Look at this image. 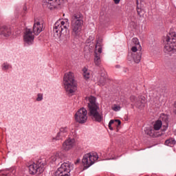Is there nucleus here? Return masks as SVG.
I'll return each instance as SVG.
<instances>
[{"mask_svg": "<svg viewBox=\"0 0 176 176\" xmlns=\"http://www.w3.org/2000/svg\"><path fill=\"white\" fill-rule=\"evenodd\" d=\"M96 100L94 96L87 98L89 115L93 120L100 123L102 121V113L100 109V105L97 103Z\"/></svg>", "mask_w": 176, "mask_h": 176, "instance_id": "obj_1", "label": "nucleus"}, {"mask_svg": "<svg viewBox=\"0 0 176 176\" xmlns=\"http://www.w3.org/2000/svg\"><path fill=\"white\" fill-rule=\"evenodd\" d=\"M69 25V21L68 19L57 21L54 25V36L56 39H63V36H65L67 34V30Z\"/></svg>", "mask_w": 176, "mask_h": 176, "instance_id": "obj_2", "label": "nucleus"}, {"mask_svg": "<svg viewBox=\"0 0 176 176\" xmlns=\"http://www.w3.org/2000/svg\"><path fill=\"white\" fill-rule=\"evenodd\" d=\"M63 84L67 94H74L76 91V81L75 76L72 72H69L64 75Z\"/></svg>", "mask_w": 176, "mask_h": 176, "instance_id": "obj_3", "label": "nucleus"}, {"mask_svg": "<svg viewBox=\"0 0 176 176\" xmlns=\"http://www.w3.org/2000/svg\"><path fill=\"white\" fill-rule=\"evenodd\" d=\"M83 25V18L80 14H74L72 17V35L79 36Z\"/></svg>", "mask_w": 176, "mask_h": 176, "instance_id": "obj_4", "label": "nucleus"}, {"mask_svg": "<svg viewBox=\"0 0 176 176\" xmlns=\"http://www.w3.org/2000/svg\"><path fill=\"white\" fill-rule=\"evenodd\" d=\"M131 50L132 52L129 53L127 58L128 60L132 61L133 60L136 64H140L142 57V53H141V52H137L138 50H140V47L133 45L132 46Z\"/></svg>", "mask_w": 176, "mask_h": 176, "instance_id": "obj_5", "label": "nucleus"}, {"mask_svg": "<svg viewBox=\"0 0 176 176\" xmlns=\"http://www.w3.org/2000/svg\"><path fill=\"white\" fill-rule=\"evenodd\" d=\"M98 160V154L97 153H87L83 156L82 164L86 168H89L91 166H93Z\"/></svg>", "mask_w": 176, "mask_h": 176, "instance_id": "obj_6", "label": "nucleus"}, {"mask_svg": "<svg viewBox=\"0 0 176 176\" xmlns=\"http://www.w3.org/2000/svg\"><path fill=\"white\" fill-rule=\"evenodd\" d=\"M94 53V64L96 67H100L101 65V53H102V39L97 41Z\"/></svg>", "mask_w": 176, "mask_h": 176, "instance_id": "obj_7", "label": "nucleus"}, {"mask_svg": "<svg viewBox=\"0 0 176 176\" xmlns=\"http://www.w3.org/2000/svg\"><path fill=\"white\" fill-rule=\"evenodd\" d=\"M72 165L70 162H64L57 169L54 176H71V170Z\"/></svg>", "mask_w": 176, "mask_h": 176, "instance_id": "obj_8", "label": "nucleus"}, {"mask_svg": "<svg viewBox=\"0 0 176 176\" xmlns=\"http://www.w3.org/2000/svg\"><path fill=\"white\" fill-rule=\"evenodd\" d=\"M166 43L164 46V52L168 53L170 52H176V34L166 36Z\"/></svg>", "mask_w": 176, "mask_h": 176, "instance_id": "obj_9", "label": "nucleus"}, {"mask_svg": "<svg viewBox=\"0 0 176 176\" xmlns=\"http://www.w3.org/2000/svg\"><path fill=\"white\" fill-rule=\"evenodd\" d=\"M74 119L77 123L84 124L87 122V110L85 107L78 109L74 116Z\"/></svg>", "mask_w": 176, "mask_h": 176, "instance_id": "obj_10", "label": "nucleus"}, {"mask_svg": "<svg viewBox=\"0 0 176 176\" xmlns=\"http://www.w3.org/2000/svg\"><path fill=\"white\" fill-rule=\"evenodd\" d=\"M72 136L69 135V138L65 140V142L63 143L62 149L65 151V152H68L71 151V149H73L74 146L76 145V140H75V133H72Z\"/></svg>", "mask_w": 176, "mask_h": 176, "instance_id": "obj_11", "label": "nucleus"}, {"mask_svg": "<svg viewBox=\"0 0 176 176\" xmlns=\"http://www.w3.org/2000/svg\"><path fill=\"white\" fill-rule=\"evenodd\" d=\"M29 168V173L30 174H32V175H35L36 173H38V174H42L43 173V170L45 168H43V163L41 162H33L30 165L28 166Z\"/></svg>", "mask_w": 176, "mask_h": 176, "instance_id": "obj_12", "label": "nucleus"}, {"mask_svg": "<svg viewBox=\"0 0 176 176\" xmlns=\"http://www.w3.org/2000/svg\"><path fill=\"white\" fill-rule=\"evenodd\" d=\"M23 42L27 46H31L34 45V41L35 39V35L32 33L31 29L27 28L23 32Z\"/></svg>", "mask_w": 176, "mask_h": 176, "instance_id": "obj_13", "label": "nucleus"}, {"mask_svg": "<svg viewBox=\"0 0 176 176\" xmlns=\"http://www.w3.org/2000/svg\"><path fill=\"white\" fill-rule=\"evenodd\" d=\"M69 132V129L68 126H61L59 129V132L56 134V137L52 138V141H59V140H63V138L68 135Z\"/></svg>", "mask_w": 176, "mask_h": 176, "instance_id": "obj_14", "label": "nucleus"}, {"mask_svg": "<svg viewBox=\"0 0 176 176\" xmlns=\"http://www.w3.org/2000/svg\"><path fill=\"white\" fill-rule=\"evenodd\" d=\"M43 30V23L39 21H35L33 26V32L34 35H39Z\"/></svg>", "mask_w": 176, "mask_h": 176, "instance_id": "obj_15", "label": "nucleus"}, {"mask_svg": "<svg viewBox=\"0 0 176 176\" xmlns=\"http://www.w3.org/2000/svg\"><path fill=\"white\" fill-rule=\"evenodd\" d=\"M106 155L108 160H116L120 157V156L115 155V149L113 148L107 149Z\"/></svg>", "mask_w": 176, "mask_h": 176, "instance_id": "obj_16", "label": "nucleus"}, {"mask_svg": "<svg viewBox=\"0 0 176 176\" xmlns=\"http://www.w3.org/2000/svg\"><path fill=\"white\" fill-rule=\"evenodd\" d=\"M0 35L8 38L12 35V30L7 26H1L0 27Z\"/></svg>", "mask_w": 176, "mask_h": 176, "instance_id": "obj_17", "label": "nucleus"}, {"mask_svg": "<svg viewBox=\"0 0 176 176\" xmlns=\"http://www.w3.org/2000/svg\"><path fill=\"white\" fill-rule=\"evenodd\" d=\"M145 104H146V100L145 99V97L140 96L139 97L138 100H137L135 106L137 107V108H144L145 107Z\"/></svg>", "mask_w": 176, "mask_h": 176, "instance_id": "obj_18", "label": "nucleus"}, {"mask_svg": "<svg viewBox=\"0 0 176 176\" xmlns=\"http://www.w3.org/2000/svg\"><path fill=\"white\" fill-rule=\"evenodd\" d=\"M144 133L147 135H150V137H157V134L156 133V132H155L153 129L151 127L145 128Z\"/></svg>", "mask_w": 176, "mask_h": 176, "instance_id": "obj_19", "label": "nucleus"}, {"mask_svg": "<svg viewBox=\"0 0 176 176\" xmlns=\"http://www.w3.org/2000/svg\"><path fill=\"white\" fill-rule=\"evenodd\" d=\"M162 126L163 122H162L161 120H158L154 123L153 130L154 131L155 133H156V131H159V130L162 129Z\"/></svg>", "mask_w": 176, "mask_h": 176, "instance_id": "obj_20", "label": "nucleus"}, {"mask_svg": "<svg viewBox=\"0 0 176 176\" xmlns=\"http://www.w3.org/2000/svg\"><path fill=\"white\" fill-rule=\"evenodd\" d=\"M165 145L166 146H170L173 148V146H175L176 145V140L174 138H170L169 139H167L165 141Z\"/></svg>", "mask_w": 176, "mask_h": 176, "instance_id": "obj_21", "label": "nucleus"}, {"mask_svg": "<svg viewBox=\"0 0 176 176\" xmlns=\"http://www.w3.org/2000/svg\"><path fill=\"white\" fill-rule=\"evenodd\" d=\"M160 120H162L163 122H165L166 125L164 126V131L167 130V129L168 128V117L165 114H161Z\"/></svg>", "mask_w": 176, "mask_h": 176, "instance_id": "obj_22", "label": "nucleus"}, {"mask_svg": "<svg viewBox=\"0 0 176 176\" xmlns=\"http://www.w3.org/2000/svg\"><path fill=\"white\" fill-rule=\"evenodd\" d=\"M82 72H83V76L86 80H87V79H90V71H89L87 68L84 67L82 69Z\"/></svg>", "mask_w": 176, "mask_h": 176, "instance_id": "obj_23", "label": "nucleus"}, {"mask_svg": "<svg viewBox=\"0 0 176 176\" xmlns=\"http://www.w3.org/2000/svg\"><path fill=\"white\" fill-rule=\"evenodd\" d=\"M115 122L116 123H118V126H120V124H122V122H120V120H111L109 122V130H113V128L112 127V124H113V123H115Z\"/></svg>", "mask_w": 176, "mask_h": 176, "instance_id": "obj_24", "label": "nucleus"}, {"mask_svg": "<svg viewBox=\"0 0 176 176\" xmlns=\"http://www.w3.org/2000/svg\"><path fill=\"white\" fill-rule=\"evenodd\" d=\"M105 83H107V76H101L98 80L99 86H104Z\"/></svg>", "mask_w": 176, "mask_h": 176, "instance_id": "obj_25", "label": "nucleus"}, {"mask_svg": "<svg viewBox=\"0 0 176 176\" xmlns=\"http://www.w3.org/2000/svg\"><path fill=\"white\" fill-rule=\"evenodd\" d=\"M60 159V153H56L54 155H52L50 157V161L52 163H55V162H57Z\"/></svg>", "mask_w": 176, "mask_h": 176, "instance_id": "obj_26", "label": "nucleus"}, {"mask_svg": "<svg viewBox=\"0 0 176 176\" xmlns=\"http://www.w3.org/2000/svg\"><path fill=\"white\" fill-rule=\"evenodd\" d=\"M137 13L138 14V16H140V17H141V16H142V14H144V9H142L141 8L140 6H139L138 4V1H137Z\"/></svg>", "mask_w": 176, "mask_h": 176, "instance_id": "obj_27", "label": "nucleus"}, {"mask_svg": "<svg viewBox=\"0 0 176 176\" xmlns=\"http://www.w3.org/2000/svg\"><path fill=\"white\" fill-rule=\"evenodd\" d=\"M132 42L135 46H138L139 47V50H141L142 47H141V45L140 44V41L137 38H133L132 39Z\"/></svg>", "mask_w": 176, "mask_h": 176, "instance_id": "obj_28", "label": "nucleus"}, {"mask_svg": "<svg viewBox=\"0 0 176 176\" xmlns=\"http://www.w3.org/2000/svg\"><path fill=\"white\" fill-rule=\"evenodd\" d=\"M1 68L3 71H8V69H10L12 68V65L8 63H4L1 65Z\"/></svg>", "mask_w": 176, "mask_h": 176, "instance_id": "obj_29", "label": "nucleus"}, {"mask_svg": "<svg viewBox=\"0 0 176 176\" xmlns=\"http://www.w3.org/2000/svg\"><path fill=\"white\" fill-rule=\"evenodd\" d=\"M111 109L113 111H114V112H119V111H120V109H122V107H120V104H114L111 107Z\"/></svg>", "mask_w": 176, "mask_h": 176, "instance_id": "obj_30", "label": "nucleus"}, {"mask_svg": "<svg viewBox=\"0 0 176 176\" xmlns=\"http://www.w3.org/2000/svg\"><path fill=\"white\" fill-rule=\"evenodd\" d=\"M130 100H131V102H132V105H135V104L137 103V101H138L137 100V98H135V96H131L130 97Z\"/></svg>", "mask_w": 176, "mask_h": 176, "instance_id": "obj_31", "label": "nucleus"}, {"mask_svg": "<svg viewBox=\"0 0 176 176\" xmlns=\"http://www.w3.org/2000/svg\"><path fill=\"white\" fill-rule=\"evenodd\" d=\"M43 100V94H38L36 101H42Z\"/></svg>", "mask_w": 176, "mask_h": 176, "instance_id": "obj_32", "label": "nucleus"}, {"mask_svg": "<svg viewBox=\"0 0 176 176\" xmlns=\"http://www.w3.org/2000/svg\"><path fill=\"white\" fill-rule=\"evenodd\" d=\"M129 26L131 28H137V23L135 22H131Z\"/></svg>", "mask_w": 176, "mask_h": 176, "instance_id": "obj_33", "label": "nucleus"}, {"mask_svg": "<svg viewBox=\"0 0 176 176\" xmlns=\"http://www.w3.org/2000/svg\"><path fill=\"white\" fill-rule=\"evenodd\" d=\"M23 14H27V6H23Z\"/></svg>", "mask_w": 176, "mask_h": 176, "instance_id": "obj_34", "label": "nucleus"}, {"mask_svg": "<svg viewBox=\"0 0 176 176\" xmlns=\"http://www.w3.org/2000/svg\"><path fill=\"white\" fill-rule=\"evenodd\" d=\"M56 2L57 3V5H61V3H63V2H64V0H56Z\"/></svg>", "mask_w": 176, "mask_h": 176, "instance_id": "obj_35", "label": "nucleus"}, {"mask_svg": "<svg viewBox=\"0 0 176 176\" xmlns=\"http://www.w3.org/2000/svg\"><path fill=\"white\" fill-rule=\"evenodd\" d=\"M113 1H114V3H116V5H118V3L120 2V0H113Z\"/></svg>", "mask_w": 176, "mask_h": 176, "instance_id": "obj_36", "label": "nucleus"}, {"mask_svg": "<svg viewBox=\"0 0 176 176\" xmlns=\"http://www.w3.org/2000/svg\"><path fill=\"white\" fill-rule=\"evenodd\" d=\"M47 1H49V2H52V1H53V0H47Z\"/></svg>", "mask_w": 176, "mask_h": 176, "instance_id": "obj_37", "label": "nucleus"}, {"mask_svg": "<svg viewBox=\"0 0 176 176\" xmlns=\"http://www.w3.org/2000/svg\"><path fill=\"white\" fill-rule=\"evenodd\" d=\"M140 1H142V0H140Z\"/></svg>", "mask_w": 176, "mask_h": 176, "instance_id": "obj_38", "label": "nucleus"}]
</instances>
